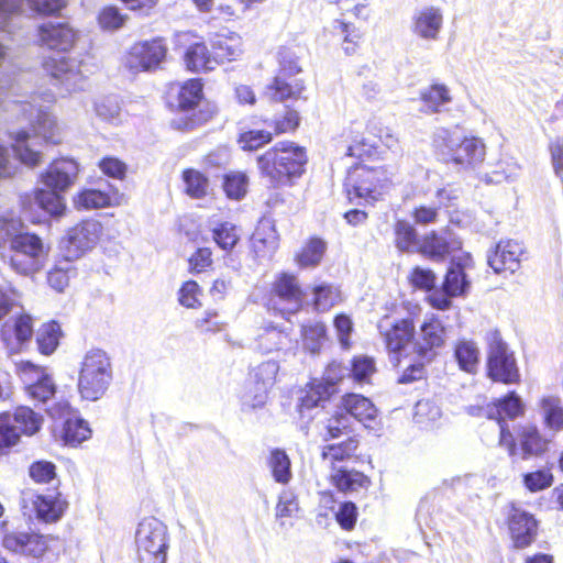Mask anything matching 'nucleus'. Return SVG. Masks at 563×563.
<instances>
[{
  "mask_svg": "<svg viewBox=\"0 0 563 563\" xmlns=\"http://www.w3.org/2000/svg\"><path fill=\"white\" fill-rule=\"evenodd\" d=\"M31 101H14V111L21 112L30 122L31 131L21 130L11 133L12 148L16 158L24 165L34 167L42 161L40 147L42 142L57 144L60 142L59 128L47 107L40 104V97H31Z\"/></svg>",
  "mask_w": 563,
  "mask_h": 563,
  "instance_id": "f257e3e1",
  "label": "nucleus"
},
{
  "mask_svg": "<svg viewBox=\"0 0 563 563\" xmlns=\"http://www.w3.org/2000/svg\"><path fill=\"white\" fill-rule=\"evenodd\" d=\"M306 164V150L292 142H279L257 157L261 175L273 187L292 185Z\"/></svg>",
  "mask_w": 563,
  "mask_h": 563,
  "instance_id": "f03ea898",
  "label": "nucleus"
},
{
  "mask_svg": "<svg viewBox=\"0 0 563 563\" xmlns=\"http://www.w3.org/2000/svg\"><path fill=\"white\" fill-rule=\"evenodd\" d=\"M438 155L461 169L475 168L485 158V145L476 137L462 139L456 133L440 129L433 137Z\"/></svg>",
  "mask_w": 563,
  "mask_h": 563,
  "instance_id": "7ed1b4c3",
  "label": "nucleus"
},
{
  "mask_svg": "<svg viewBox=\"0 0 563 563\" xmlns=\"http://www.w3.org/2000/svg\"><path fill=\"white\" fill-rule=\"evenodd\" d=\"M112 382V364L100 349L89 350L81 362L78 390L84 399L96 401L108 390Z\"/></svg>",
  "mask_w": 563,
  "mask_h": 563,
  "instance_id": "20e7f679",
  "label": "nucleus"
},
{
  "mask_svg": "<svg viewBox=\"0 0 563 563\" xmlns=\"http://www.w3.org/2000/svg\"><path fill=\"white\" fill-rule=\"evenodd\" d=\"M139 563H166L169 534L167 526L155 517L144 518L135 532Z\"/></svg>",
  "mask_w": 563,
  "mask_h": 563,
  "instance_id": "39448f33",
  "label": "nucleus"
},
{
  "mask_svg": "<svg viewBox=\"0 0 563 563\" xmlns=\"http://www.w3.org/2000/svg\"><path fill=\"white\" fill-rule=\"evenodd\" d=\"M10 266L18 274L30 276L43 268L48 249L34 233L19 230L11 241Z\"/></svg>",
  "mask_w": 563,
  "mask_h": 563,
  "instance_id": "423d86ee",
  "label": "nucleus"
},
{
  "mask_svg": "<svg viewBox=\"0 0 563 563\" xmlns=\"http://www.w3.org/2000/svg\"><path fill=\"white\" fill-rule=\"evenodd\" d=\"M279 73L274 78V81L267 86L266 93L276 101L291 100H306L302 97L305 85L300 79L294 78L301 71L297 57L289 49H282L279 52Z\"/></svg>",
  "mask_w": 563,
  "mask_h": 563,
  "instance_id": "0eeeda50",
  "label": "nucleus"
},
{
  "mask_svg": "<svg viewBox=\"0 0 563 563\" xmlns=\"http://www.w3.org/2000/svg\"><path fill=\"white\" fill-rule=\"evenodd\" d=\"M486 341L488 345L487 368L489 377L504 384L519 382L520 374L514 353L509 351L500 333L497 330L489 331Z\"/></svg>",
  "mask_w": 563,
  "mask_h": 563,
  "instance_id": "6e6552de",
  "label": "nucleus"
},
{
  "mask_svg": "<svg viewBox=\"0 0 563 563\" xmlns=\"http://www.w3.org/2000/svg\"><path fill=\"white\" fill-rule=\"evenodd\" d=\"M386 181L387 178L382 168L356 166L349 172L344 187L351 202L355 200L373 202L383 195Z\"/></svg>",
  "mask_w": 563,
  "mask_h": 563,
  "instance_id": "1a4fd4ad",
  "label": "nucleus"
},
{
  "mask_svg": "<svg viewBox=\"0 0 563 563\" xmlns=\"http://www.w3.org/2000/svg\"><path fill=\"white\" fill-rule=\"evenodd\" d=\"M21 506L24 515L35 517L43 522L53 523L60 520L68 507V503L58 492L37 494L33 489H24L21 493Z\"/></svg>",
  "mask_w": 563,
  "mask_h": 563,
  "instance_id": "9d476101",
  "label": "nucleus"
},
{
  "mask_svg": "<svg viewBox=\"0 0 563 563\" xmlns=\"http://www.w3.org/2000/svg\"><path fill=\"white\" fill-rule=\"evenodd\" d=\"M41 421V417L29 407H19L12 415H0V449L16 444L22 433L32 435L37 432Z\"/></svg>",
  "mask_w": 563,
  "mask_h": 563,
  "instance_id": "9b49d317",
  "label": "nucleus"
},
{
  "mask_svg": "<svg viewBox=\"0 0 563 563\" xmlns=\"http://www.w3.org/2000/svg\"><path fill=\"white\" fill-rule=\"evenodd\" d=\"M167 46L158 37L152 41L135 43L125 56V67L132 73L155 69L165 59Z\"/></svg>",
  "mask_w": 563,
  "mask_h": 563,
  "instance_id": "f8f14e48",
  "label": "nucleus"
},
{
  "mask_svg": "<svg viewBox=\"0 0 563 563\" xmlns=\"http://www.w3.org/2000/svg\"><path fill=\"white\" fill-rule=\"evenodd\" d=\"M378 331L385 341L391 361L399 363V355L406 351L415 334V327L410 319L395 320L384 317L378 323Z\"/></svg>",
  "mask_w": 563,
  "mask_h": 563,
  "instance_id": "ddd939ff",
  "label": "nucleus"
},
{
  "mask_svg": "<svg viewBox=\"0 0 563 563\" xmlns=\"http://www.w3.org/2000/svg\"><path fill=\"white\" fill-rule=\"evenodd\" d=\"M302 296L296 277L284 273L273 285L268 306L277 310L283 317H287L299 310Z\"/></svg>",
  "mask_w": 563,
  "mask_h": 563,
  "instance_id": "4468645a",
  "label": "nucleus"
},
{
  "mask_svg": "<svg viewBox=\"0 0 563 563\" xmlns=\"http://www.w3.org/2000/svg\"><path fill=\"white\" fill-rule=\"evenodd\" d=\"M102 233V225L97 220H85L67 232L65 240L66 258L68 261L82 256L93 249Z\"/></svg>",
  "mask_w": 563,
  "mask_h": 563,
  "instance_id": "2eb2a0df",
  "label": "nucleus"
},
{
  "mask_svg": "<svg viewBox=\"0 0 563 563\" xmlns=\"http://www.w3.org/2000/svg\"><path fill=\"white\" fill-rule=\"evenodd\" d=\"M279 365L276 361H266L254 367L251 378L255 384V391H249L243 397V404L252 409L261 408L267 400L268 389L276 380Z\"/></svg>",
  "mask_w": 563,
  "mask_h": 563,
  "instance_id": "dca6fc26",
  "label": "nucleus"
},
{
  "mask_svg": "<svg viewBox=\"0 0 563 563\" xmlns=\"http://www.w3.org/2000/svg\"><path fill=\"white\" fill-rule=\"evenodd\" d=\"M44 68L68 92L81 90L85 87L86 76L81 70V63L76 59L64 56L49 58L44 63Z\"/></svg>",
  "mask_w": 563,
  "mask_h": 563,
  "instance_id": "f3484780",
  "label": "nucleus"
},
{
  "mask_svg": "<svg viewBox=\"0 0 563 563\" xmlns=\"http://www.w3.org/2000/svg\"><path fill=\"white\" fill-rule=\"evenodd\" d=\"M420 331V339L412 345L413 353L422 362H431L438 355V349L444 345L445 328L438 318L432 317L423 322Z\"/></svg>",
  "mask_w": 563,
  "mask_h": 563,
  "instance_id": "a211bd4d",
  "label": "nucleus"
},
{
  "mask_svg": "<svg viewBox=\"0 0 563 563\" xmlns=\"http://www.w3.org/2000/svg\"><path fill=\"white\" fill-rule=\"evenodd\" d=\"M19 373L26 385L29 396L40 402H46L55 394V384L45 371L31 362H22Z\"/></svg>",
  "mask_w": 563,
  "mask_h": 563,
  "instance_id": "6ab92c4d",
  "label": "nucleus"
},
{
  "mask_svg": "<svg viewBox=\"0 0 563 563\" xmlns=\"http://www.w3.org/2000/svg\"><path fill=\"white\" fill-rule=\"evenodd\" d=\"M508 526L514 544L518 549L530 545L538 533V522L534 517L520 508L512 507Z\"/></svg>",
  "mask_w": 563,
  "mask_h": 563,
  "instance_id": "aec40b11",
  "label": "nucleus"
},
{
  "mask_svg": "<svg viewBox=\"0 0 563 563\" xmlns=\"http://www.w3.org/2000/svg\"><path fill=\"white\" fill-rule=\"evenodd\" d=\"M37 35L41 46L58 52H67L76 41V32L67 23H43Z\"/></svg>",
  "mask_w": 563,
  "mask_h": 563,
  "instance_id": "412c9836",
  "label": "nucleus"
},
{
  "mask_svg": "<svg viewBox=\"0 0 563 563\" xmlns=\"http://www.w3.org/2000/svg\"><path fill=\"white\" fill-rule=\"evenodd\" d=\"M2 544L4 549L23 555L38 558L47 549L46 540L43 536L26 531H10L3 537Z\"/></svg>",
  "mask_w": 563,
  "mask_h": 563,
  "instance_id": "4be33fe9",
  "label": "nucleus"
},
{
  "mask_svg": "<svg viewBox=\"0 0 563 563\" xmlns=\"http://www.w3.org/2000/svg\"><path fill=\"white\" fill-rule=\"evenodd\" d=\"M78 174V164L70 158L54 161L42 175L43 183L53 190L64 191L74 183Z\"/></svg>",
  "mask_w": 563,
  "mask_h": 563,
  "instance_id": "5701e85b",
  "label": "nucleus"
},
{
  "mask_svg": "<svg viewBox=\"0 0 563 563\" xmlns=\"http://www.w3.org/2000/svg\"><path fill=\"white\" fill-rule=\"evenodd\" d=\"M522 246L516 241L499 242L487 255L488 265L496 272L514 273L518 269Z\"/></svg>",
  "mask_w": 563,
  "mask_h": 563,
  "instance_id": "b1692460",
  "label": "nucleus"
},
{
  "mask_svg": "<svg viewBox=\"0 0 563 563\" xmlns=\"http://www.w3.org/2000/svg\"><path fill=\"white\" fill-rule=\"evenodd\" d=\"M442 24V11L435 7H426L412 16V32L426 41H437Z\"/></svg>",
  "mask_w": 563,
  "mask_h": 563,
  "instance_id": "393cba45",
  "label": "nucleus"
},
{
  "mask_svg": "<svg viewBox=\"0 0 563 563\" xmlns=\"http://www.w3.org/2000/svg\"><path fill=\"white\" fill-rule=\"evenodd\" d=\"M471 263L472 258L468 254L452 260L443 283V289L449 295L460 296L466 291L470 284L466 279L465 269L471 266Z\"/></svg>",
  "mask_w": 563,
  "mask_h": 563,
  "instance_id": "a878e982",
  "label": "nucleus"
},
{
  "mask_svg": "<svg viewBox=\"0 0 563 563\" xmlns=\"http://www.w3.org/2000/svg\"><path fill=\"white\" fill-rule=\"evenodd\" d=\"M341 406L350 418L353 417L365 427L376 419L377 409L373 402L358 394H347L341 400Z\"/></svg>",
  "mask_w": 563,
  "mask_h": 563,
  "instance_id": "bb28decb",
  "label": "nucleus"
},
{
  "mask_svg": "<svg viewBox=\"0 0 563 563\" xmlns=\"http://www.w3.org/2000/svg\"><path fill=\"white\" fill-rule=\"evenodd\" d=\"M213 57L218 62L236 59L243 52L242 38L236 33L218 34L212 40Z\"/></svg>",
  "mask_w": 563,
  "mask_h": 563,
  "instance_id": "cd10ccee",
  "label": "nucleus"
},
{
  "mask_svg": "<svg viewBox=\"0 0 563 563\" xmlns=\"http://www.w3.org/2000/svg\"><path fill=\"white\" fill-rule=\"evenodd\" d=\"M421 111L424 113L441 112L452 101L450 89L444 84H433L420 92Z\"/></svg>",
  "mask_w": 563,
  "mask_h": 563,
  "instance_id": "c85d7f7f",
  "label": "nucleus"
},
{
  "mask_svg": "<svg viewBox=\"0 0 563 563\" xmlns=\"http://www.w3.org/2000/svg\"><path fill=\"white\" fill-rule=\"evenodd\" d=\"M335 393V389L329 384H323L322 382H312L305 389V395L300 398L299 411L301 415L306 410H310L317 408L319 406L323 407V404L329 400V398Z\"/></svg>",
  "mask_w": 563,
  "mask_h": 563,
  "instance_id": "c756f323",
  "label": "nucleus"
},
{
  "mask_svg": "<svg viewBox=\"0 0 563 563\" xmlns=\"http://www.w3.org/2000/svg\"><path fill=\"white\" fill-rule=\"evenodd\" d=\"M332 471L331 481L340 492L354 493L360 489H366L369 486L368 477L361 472L347 471L341 467Z\"/></svg>",
  "mask_w": 563,
  "mask_h": 563,
  "instance_id": "7c9ffc66",
  "label": "nucleus"
},
{
  "mask_svg": "<svg viewBox=\"0 0 563 563\" xmlns=\"http://www.w3.org/2000/svg\"><path fill=\"white\" fill-rule=\"evenodd\" d=\"M454 249H460V242L449 240L437 232H431L423 238L418 252L432 258H442Z\"/></svg>",
  "mask_w": 563,
  "mask_h": 563,
  "instance_id": "2f4dec72",
  "label": "nucleus"
},
{
  "mask_svg": "<svg viewBox=\"0 0 563 563\" xmlns=\"http://www.w3.org/2000/svg\"><path fill=\"white\" fill-rule=\"evenodd\" d=\"M454 357L462 371L470 374L477 371L479 350L474 341L466 339L459 340L455 344Z\"/></svg>",
  "mask_w": 563,
  "mask_h": 563,
  "instance_id": "473e14b6",
  "label": "nucleus"
},
{
  "mask_svg": "<svg viewBox=\"0 0 563 563\" xmlns=\"http://www.w3.org/2000/svg\"><path fill=\"white\" fill-rule=\"evenodd\" d=\"M185 63L187 68L192 71H207L214 68L217 60L210 55L205 43H195L187 48Z\"/></svg>",
  "mask_w": 563,
  "mask_h": 563,
  "instance_id": "72a5a7b5",
  "label": "nucleus"
},
{
  "mask_svg": "<svg viewBox=\"0 0 563 563\" xmlns=\"http://www.w3.org/2000/svg\"><path fill=\"white\" fill-rule=\"evenodd\" d=\"M291 340L286 331L268 327L257 338V346L263 353H272L289 349Z\"/></svg>",
  "mask_w": 563,
  "mask_h": 563,
  "instance_id": "f704fd0d",
  "label": "nucleus"
},
{
  "mask_svg": "<svg viewBox=\"0 0 563 563\" xmlns=\"http://www.w3.org/2000/svg\"><path fill=\"white\" fill-rule=\"evenodd\" d=\"M357 446L358 441L349 435L343 442L324 445L322 448L321 456L323 461L330 463L332 470H335L338 468L335 466V462H342L351 459L355 454Z\"/></svg>",
  "mask_w": 563,
  "mask_h": 563,
  "instance_id": "c9c22d12",
  "label": "nucleus"
},
{
  "mask_svg": "<svg viewBox=\"0 0 563 563\" xmlns=\"http://www.w3.org/2000/svg\"><path fill=\"white\" fill-rule=\"evenodd\" d=\"M91 434L88 423L76 416L66 418L63 424V439L68 445H78L87 440Z\"/></svg>",
  "mask_w": 563,
  "mask_h": 563,
  "instance_id": "e433bc0d",
  "label": "nucleus"
},
{
  "mask_svg": "<svg viewBox=\"0 0 563 563\" xmlns=\"http://www.w3.org/2000/svg\"><path fill=\"white\" fill-rule=\"evenodd\" d=\"M520 445L522 459L527 460L531 456H538L544 453L548 442L540 435L537 428L526 427L520 434Z\"/></svg>",
  "mask_w": 563,
  "mask_h": 563,
  "instance_id": "4c0bfd02",
  "label": "nucleus"
},
{
  "mask_svg": "<svg viewBox=\"0 0 563 563\" xmlns=\"http://www.w3.org/2000/svg\"><path fill=\"white\" fill-rule=\"evenodd\" d=\"M542 415L547 426L555 431L563 429V407L561 399L554 396H547L540 402Z\"/></svg>",
  "mask_w": 563,
  "mask_h": 563,
  "instance_id": "58836bf2",
  "label": "nucleus"
},
{
  "mask_svg": "<svg viewBox=\"0 0 563 563\" xmlns=\"http://www.w3.org/2000/svg\"><path fill=\"white\" fill-rule=\"evenodd\" d=\"M267 463L273 477L277 483L287 484L290 481V460L285 451L279 449L273 450Z\"/></svg>",
  "mask_w": 563,
  "mask_h": 563,
  "instance_id": "ea45409f",
  "label": "nucleus"
},
{
  "mask_svg": "<svg viewBox=\"0 0 563 563\" xmlns=\"http://www.w3.org/2000/svg\"><path fill=\"white\" fill-rule=\"evenodd\" d=\"M396 246L401 252H418L420 243L418 242L416 229L407 221H397L395 225Z\"/></svg>",
  "mask_w": 563,
  "mask_h": 563,
  "instance_id": "a19ab883",
  "label": "nucleus"
},
{
  "mask_svg": "<svg viewBox=\"0 0 563 563\" xmlns=\"http://www.w3.org/2000/svg\"><path fill=\"white\" fill-rule=\"evenodd\" d=\"M60 328L57 322H48L43 324L36 334V342L42 354H52L59 343Z\"/></svg>",
  "mask_w": 563,
  "mask_h": 563,
  "instance_id": "79ce46f5",
  "label": "nucleus"
},
{
  "mask_svg": "<svg viewBox=\"0 0 563 563\" xmlns=\"http://www.w3.org/2000/svg\"><path fill=\"white\" fill-rule=\"evenodd\" d=\"M301 334L305 347L311 353L319 352L327 341L325 325L319 321L302 325Z\"/></svg>",
  "mask_w": 563,
  "mask_h": 563,
  "instance_id": "37998d69",
  "label": "nucleus"
},
{
  "mask_svg": "<svg viewBox=\"0 0 563 563\" xmlns=\"http://www.w3.org/2000/svg\"><path fill=\"white\" fill-rule=\"evenodd\" d=\"M111 197L98 189H85L75 198V205L78 209L91 210L110 206Z\"/></svg>",
  "mask_w": 563,
  "mask_h": 563,
  "instance_id": "c03bdc74",
  "label": "nucleus"
},
{
  "mask_svg": "<svg viewBox=\"0 0 563 563\" xmlns=\"http://www.w3.org/2000/svg\"><path fill=\"white\" fill-rule=\"evenodd\" d=\"M59 190H44L38 189L35 191V203L47 213L52 216H60L65 210L64 198L58 195Z\"/></svg>",
  "mask_w": 563,
  "mask_h": 563,
  "instance_id": "a18cd8bd",
  "label": "nucleus"
},
{
  "mask_svg": "<svg viewBox=\"0 0 563 563\" xmlns=\"http://www.w3.org/2000/svg\"><path fill=\"white\" fill-rule=\"evenodd\" d=\"M314 308L318 311H328L341 301L340 290L328 284H321L313 289Z\"/></svg>",
  "mask_w": 563,
  "mask_h": 563,
  "instance_id": "49530a36",
  "label": "nucleus"
},
{
  "mask_svg": "<svg viewBox=\"0 0 563 563\" xmlns=\"http://www.w3.org/2000/svg\"><path fill=\"white\" fill-rule=\"evenodd\" d=\"M212 238L223 251H231L240 240L236 227L231 222H222L212 229Z\"/></svg>",
  "mask_w": 563,
  "mask_h": 563,
  "instance_id": "de8ad7c7",
  "label": "nucleus"
},
{
  "mask_svg": "<svg viewBox=\"0 0 563 563\" xmlns=\"http://www.w3.org/2000/svg\"><path fill=\"white\" fill-rule=\"evenodd\" d=\"M494 412L499 417H507L514 419L523 412V406L520 398L515 394L510 393L503 399H499L495 408L486 410L489 418H494Z\"/></svg>",
  "mask_w": 563,
  "mask_h": 563,
  "instance_id": "09e8293b",
  "label": "nucleus"
},
{
  "mask_svg": "<svg viewBox=\"0 0 563 563\" xmlns=\"http://www.w3.org/2000/svg\"><path fill=\"white\" fill-rule=\"evenodd\" d=\"M12 330L14 331L15 338L20 344L26 342L33 334L31 317L26 314L20 316L15 320L13 328L5 323L1 328V338L4 342H7L11 336Z\"/></svg>",
  "mask_w": 563,
  "mask_h": 563,
  "instance_id": "8fccbe9b",
  "label": "nucleus"
},
{
  "mask_svg": "<svg viewBox=\"0 0 563 563\" xmlns=\"http://www.w3.org/2000/svg\"><path fill=\"white\" fill-rule=\"evenodd\" d=\"M324 251L325 244L322 240L311 239L297 255V262L301 267H313L320 263Z\"/></svg>",
  "mask_w": 563,
  "mask_h": 563,
  "instance_id": "3c124183",
  "label": "nucleus"
},
{
  "mask_svg": "<svg viewBox=\"0 0 563 563\" xmlns=\"http://www.w3.org/2000/svg\"><path fill=\"white\" fill-rule=\"evenodd\" d=\"M202 97V84L200 79H191L185 82L179 91V107L183 110L192 109Z\"/></svg>",
  "mask_w": 563,
  "mask_h": 563,
  "instance_id": "603ef678",
  "label": "nucleus"
},
{
  "mask_svg": "<svg viewBox=\"0 0 563 563\" xmlns=\"http://www.w3.org/2000/svg\"><path fill=\"white\" fill-rule=\"evenodd\" d=\"M350 422V417L346 413L335 412L327 422L324 440L349 435L351 432Z\"/></svg>",
  "mask_w": 563,
  "mask_h": 563,
  "instance_id": "864d4df0",
  "label": "nucleus"
},
{
  "mask_svg": "<svg viewBox=\"0 0 563 563\" xmlns=\"http://www.w3.org/2000/svg\"><path fill=\"white\" fill-rule=\"evenodd\" d=\"M186 192L194 198H201L207 194L208 179L195 169H187L183 175Z\"/></svg>",
  "mask_w": 563,
  "mask_h": 563,
  "instance_id": "5fc2aeb1",
  "label": "nucleus"
},
{
  "mask_svg": "<svg viewBox=\"0 0 563 563\" xmlns=\"http://www.w3.org/2000/svg\"><path fill=\"white\" fill-rule=\"evenodd\" d=\"M30 477L37 484H49L56 479V467L48 461H36L29 468Z\"/></svg>",
  "mask_w": 563,
  "mask_h": 563,
  "instance_id": "6e6d98bb",
  "label": "nucleus"
},
{
  "mask_svg": "<svg viewBox=\"0 0 563 563\" xmlns=\"http://www.w3.org/2000/svg\"><path fill=\"white\" fill-rule=\"evenodd\" d=\"M247 178L242 173L227 175L223 189L229 198L241 199L246 192Z\"/></svg>",
  "mask_w": 563,
  "mask_h": 563,
  "instance_id": "4d7b16f0",
  "label": "nucleus"
},
{
  "mask_svg": "<svg viewBox=\"0 0 563 563\" xmlns=\"http://www.w3.org/2000/svg\"><path fill=\"white\" fill-rule=\"evenodd\" d=\"M523 483L530 492H539L550 487L553 483V475L549 470H539L527 473Z\"/></svg>",
  "mask_w": 563,
  "mask_h": 563,
  "instance_id": "13d9d810",
  "label": "nucleus"
},
{
  "mask_svg": "<svg viewBox=\"0 0 563 563\" xmlns=\"http://www.w3.org/2000/svg\"><path fill=\"white\" fill-rule=\"evenodd\" d=\"M272 141V133L264 130H251L240 136V144L243 150L253 151Z\"/></svg>",
  "mask_w": 563,
  "mask_h": 563,
  "instance_id": "bf43d9fd",
  "label": "nucleus"
},
{
  "mask_svg": "<svg viewBox=\"0 0 563 563\" xmlns=\"http://www.w3.org/2000/svg\"><path fill=\"white\" fill-rule=\"evenodd\" d=\"M300 124L299 111L291 109L289 106L285 107V114L283 118L274 120V130L277 134L295 131Z\"/></svg>",
  "mask_w": 563,
  "mask_h": 563,
  "instance_id": "052dcab7",
  "label": "nucleus"
},
{
  "mask_svg": "<svg viewBox=\"0 0 563 563\" xmlns=\"http://www.w3.org/2000/svg\"><path fill=\"white\" fill-rule=\"evenodd\" d=\"M298 511V503L290 492H283L276 506V518L285 525L284 518H290Z\"/></svg>",
  "mask_w": 563,
  "mask_h": 563,
  "instance_id": "680f3d73",
  "label": "nucleus"
},
{
  "mask_svg": "<svg viewBox=\"0 0 563 563\" xmlns=\"http://www.w3.org/2000/svg\"><path fill=\"white\" fill-rule=\"evenodd\" d=\"M23 229V223L19 218L10 216H0V245L13 240L19 230Z\"/></svg>",
  "mask_w": 563,
  "mask_h": 563,
  "instance_id": "e2e57ef3",
  "label": "nucleus"
},
{
  "mask_svg": "<svg viewBox=\"0 0 563 563\" xmlns=\"http://www.w3.org/2000/svg\"><path fill=\"white\" fill-rule=\"evenodd\" d=\"M375 366L374 361L369 357H356L352 363L350 374L356 382H365L374 373Z\"/></svg>",
  "mask_w": 563,
  "mask_h": 563,
  "instance_id": "0e129e2a",
  "label": "nucleus"
},
{
  "mask_svg": "<svg viewBox=\"0 0 563 563\" xmlns=\"http://www.w3.org/2000/svg\"><path fill=\"white\" fill-rule=\"evenodd\" d=\"M124 16L115 7H107L99 14V23L102 29L117 30L123 25Z\"/></svg>",
  "mask_w": 563,
  "mask_h": 563,
  "instance_id": "69168bd1",
  "label": "nucleus"
},
{
  "mask_svg": "<svg viewBox=\"0 0 563 563\" xmlns=\"http://www.w3.org/2000/svg\"><path fill=\"white\" fill-rule=\"evenodd\" d=\"M70 279L69 267H55L48 272L47 283L49 286L58 292L65 290Z\"/></svg>",
  "mask_w": 563,
  "mask_h": 563,
  "instance_id": "338daca9",
  "label": "nucleus"
},
{
  "mask_svg": "<svg viewBox=\"0 0 563 563\" xmlns=\"http://www.w3.org/2000/svg\"><path fill=\"white\" fill-rule=\"evenodd\" d=\"M335 517L339 525L343 529H352L356 522L357 517L356 506L351 501L342 503L338 512L335 514Z\"/></svg>",
  "mask_w": 563,
  "mask_h": 563,
  "instance_id": "774afa93",
  "label": "nucleus"
}]
</instances>
